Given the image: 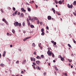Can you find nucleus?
Here are the masks:
<instances>
[{"label": "nucleus", "instance_id": "nucleus-1", "mask_svg": "<svg viewBox=\"0 0 76 76\" xmlns=\"http://www.w3.org/2000/svg\"><path fill=\"white\" fill-rule=\"evenodd\" d=\"M47 54L49 56H51V54L52 55V56L53 58L54 57V53L52 52V51H50V50H49L47 52Z\"/></svg>", "mask_w": 76, "mask_h": 76}, {"label": "nucleus", "instance_id": "nucleus-2", "mask_svg": "<svg viewBox=\"0 0 76 76\" xmlns=\"http://www.w3.org/2000/svg\"><path fill=\"white\" fill-rule=\"evenodd\" d=\"M14 25L15 26H21V23H19L18 22H15L14 23Z\"/></svg>", "mask_w": 76, "mask_h": 76}, {"label": "nucleus", "instance_id": "nucleus-3", "mask_svg": "<svg viewBox=\"0 0 76 76\" xmlns=\"http://www.w3.org/2000/svg\"><path fill=\"white\" fill-rule=\"evenodd\" d=\"M67 6L69 8H71V9H72V8H73V5H70L69 4H68Z\"/></svg>", "mask_w": 76, "mask_h": 76}, {"label": "nucleus", "instance_id": "nucleus-4", "mask_svg": "<svg viewBox=\"0 0 76 76\" xmlns=\"http://www.w3.org/2000/svg\"><path fill=\"white\" fill-rule=\"evenodd\" d=\"M30 59L31 61H35V58H34V57H31L30 58Z\"/></svg>", "mask_w": 76, "mask_h": 76}, {"label": "nucleus", "instance_id": "nucleus-5", "mask_svg": "<svg viewBox=\"0 0 76 76\" xmlns=\"http://www.w3.org/2000/svg\"><path fill=\"white\" fill-rule=\"evenodd\" d=\"M27 21L28 23V25H31V23H30V22H29V19L28 18H27Z\"/></svg>", "mask_w": 76, "mask_h": 76}, {"label": "nucleus", "instance_id": "nucleus-6", "mask_svg": "<svg viewBox=\"0 0 76 76\" xmlns=\"http://www.w3.org/2000/svg\"><path fill=\"white\" fill-rule=\"evenodd\" d=\"M26 63V60H23V61L22 63V64H25V63Z\"/></svg>", "mask_w": 76, "mask_h": 76}, {"label": "nucleus", "instance_id": "nucleus-7", "mask_svg": "<svg viewBox=\"0 0 76 76\" xmlns=\"http://www.w3.org/2000/svg\"><path fill=\"white\" fill-rule=\"evenodd\" d=\"M48 20H51V17L50 16H48Z\"/></svg>", "mask_w": 76, "mask_h": 76}, {"label": "nucleus", "instance_id": "nucleus-8", "mask_svg": "<svg viewBox=\"0 0 76 76\" xmlns=\"http://www.w3.org/2000/svg\"><path fill=\"white\" fill-rule=\"evenodd\" d=\"M31 38L30 37H27L26 38H25L24 39H23V40L24 41H26V40L27 39H29V38Z\"/></svg>", "mask_w": 76, "mask_h": 76}, {"label": "nucleus", "instance_id": "nucleus-9", "mask_svg": "<svg viewBox=\"0 0 76 76\" xmlns=\"http://www.w3.org/2000/svg\"><path fill=\"white\" fill-rule=\"evenodd\" d=\"M6 51H4L3 53V56L4 57H5V55H6Z\"/></svg>", "mask_w": 76, "mask_h": 76}, {"label": "nucleus", "instance_id": "nucleus-10", "mask_svg": "<svg viewBox=\"0 0 76 76\" xmlns=\"http://www.w3.org/2000/svg\"><path fill=\"white\" fill-rule=\"evenodd\" d=\"M36 63L37 64H39L40 63V61H36Z\"/></svg>", "mask_w": 76, "mask_h": 76}, {"label": "nucleus", "instance_id": "nucleus-11", "mask_svg": "<svg viewBox=\"0 0 76 76\" xmlns=\"http://www.w3.org/2000/svg\"><path fill=\"white\" fill-rule=\"evenodd\" d=\"M21 9L22 10V12H26V10H24L23 8H22Z\"/></svg>", "mask_w": 76, "mask_h": 76}, {"label": "nucleus", "instance_id": "nucleus-12", "mask_svg": "<svg viewBox=\"0 0 76 76\" xmlns=\"http://www.w3.org/2000/svg\"><path fill=\"white\" fill-rule=\"evenodd\" d=\"M36 58H37V59H40V60L41 59V58L38 56L36 57Z\"/></svg>", "mask_w": 76, "mask_h": 76}, {"label": "nucleus", "instance_id": "nucleus-13", "mask_svg": "<svg viewBox=\"0 0 76 76\" xmlns=\"http://www.w3.org/2000/svg\"><path fill=\"white\" fill-rule=\"evenodd\" d=\"M36 67V68L38 69L39 70H41V68H39V67L38 66H37Z\"/></svg>", "mask_w": 76, "mask_h": 76}, {"label": "nucleus", "instance_id": "nucleus-14", "mask_svg": "<svg viewBox=\"0 0 76 76\" xmlns=\"http://www.w3.org/2000/svg\"><path fill=\"white\" fill-rule=\"evenodd\" d=\"M0 66L2 67H4V64H1L0 65Z\"/></svg>", "mask_w": 76, "mask_h": 76}, {"label": "nucleus", "instance_id": "nucleus-15", "mask_svg": "<svg viewBox=\"0 0 76 76\" xmlns=\"http://www.w3.org/2000/svg\"><path fill=\"white\" fill-rule=\"evenodd\" d=\"M52 10H53V13H56V10H54V8H52Z\"/></svg>", "mask_w": 76, "mask_h": 76}, {"label": "nucleus", "instance_id": "nucleus-16", "mask_svg": "<svg viewBox=\"0 0 76 76\" xmlns=\"http://www.w3.org/2000/svg\"><path fill=\"white\" fill-rule=\"evenodd\" d=\"M30 27L31 28H34V25H31L30 26Z\"/></svg>", "mask_w": 76, "mask_h": 76}, {"label": "nucleus", "instance_id": "nucleus-17", "mask_svg": "<svg viewBox=\"0 0 76 76\" xmlns=\"http://www.w3.org/2000/svg\"><path fill=\"white\" fill-rule=\"evenodd\" d=\"M23 26H25V22H23Z\"/></svg>", "mask_w": 76, "mask_h": 76}, {"label": "nucleus", "instance_id": "nucleus-18", "mask_svg": "<svg viewBox=\"0 0 76 76\" xmlns=\"http://www.w3.org/2000/svg\"><path fill=\"white\" fill-rule=\"evenodd\" d=\"M56 14H58V15H60V14L58 12L56 11Z\"/></svg>", "mask_w": 76, "mask_h": 76}, {"label": "nucleus", "instance_id": "nucleus-19", "mask_svg": "<svg viewBox=\"0 0 76 76\" xmlns=\"http://www.w3.org/2000/svg\"><path fill=\"white\" fill-rule=\"evenodd\" d=\"M58 3L59 4H62V2L61 1H59L58 2Z\"/></svg>", "mask_w": 76, "mask_h": 76}, {"label": "nucleus", "instance_id": "nucleus-20", "mask_svg": "<svg viewBox=\"0 0 76 76\" xmlns=\"http://www.w3.org/2000/svg\"><path fill=\"white\" fill-rule=\"evenodd\" d=\"M32 47H35V43H33L32 45Z\"/></svg>", "mask_w": 76, "mask_h": 76}, {"label": "nucleus", "instance_id": "nucleus-21", "mask_svg": "<svg viewBox=\"0 0 76 76\" xmlns=\"http://www.w3.org/2000/svg\"><path fill=\"white\" fill-rule=\"evenodd\" d=\"M73 5H76V1H74L73 4Z\"/></svg>", "mask_w": 76, "mask_h": 76}, {"label": "nucleus", "instance_id": "nucleus-22", "mask_svg": "<svg viewBox=\"0 0 76 76\" xmlns=\"http://www.w3.org/2000/svg\"><path fill=\"white\" fill-rule=\"evenodd\" d=\"M28 12H30L31 10V8H28Z\"/></svg>", "mask_w": 76, "mask_h": 76}, {"label": "nucleus", "instance_id": "nucleus-23", "mask_svg": "<svg viewBox=\"0 0 76 76\" xmlns=\"http://www.w3.org/2000/svg\"><path fill=\"white\" fill-rule=\"evenodd\" d=\"M61 61H64V58H63V57H61Z\"/></svg>", "mask_w": 76, "mask_h": 76}, {"label": "nucleus", "instance_id": "nucleus-24", "mask_svg": "<svg viewBox=\"0 0 76 76\" xmlns=\"http://www.w3.org/2000/svg\"><path fill=\"white\" fill-rule=\"evenodd\" d=\"M12 31L13 34H14L15 32V30L14 29L12 30Z\"/></svg>", "mask_w": 76, "mask_h": 76}, {"label": "nucleus", "instance_id": "nucleus-25", "mask_svg": "<svg viewBox=\"0 0 76 76\" xmlns=\"http://www.w3.org/2000/svg\"><path fill=\"white\" fill-rule=\"evenodd\" d=\"M17 13H18V11H16L15 12V15H17Z\"/></svg>", "mask_w": 76, "mask_h": 76}, {"label": "nucleus", "instance_id": "nucleus-26", "mask_svg": "<svg viewBox=\"0 0 76 76\" xmlns=\"http://www.w3.org/2000/svg\"><path fill=\"white\" fill-rule=\"evenodd\" d=\"M68 60L69 61V62H71L72 61V60H70L69 59H68Z\"/></svg>", "mask_w": 76, "mask_h": 76}, {"label": "nucleus", "instance_id": "nucleus-27", "mask_svg": "<svg viewBox=\"0 0 76 76\" xmlns=\"http://www.w3.org/2000/svg\"><path fill=\"white\" fill-rule=\"evenodd\" d=\"M72 40L73 41L74 43H76V41L75 40V39H72Z\"/></svg>", "mask_w": 76, "mask_h": 76}, {"label": "nucleus", "instance_id": "nucleus-28", "mask_svg": "<svg viewBox=\"0 0 76 76\" xmlns=\"http://www.w3.org/2000/svg\"><path fill=\"white\" fill-rule=\"evenodd\" d=\"M41 32H44V29L43 28H42V29H41Z\"/></svg>", "mask_w": 76, "mask_h": 76}, {"label": "nucleus", "instance_id": "nucleus-29", "mask_svg": "<svg viewBox=\"0 0 76 76\" xmlns=\"http://www.w3.org/2000/svg\"><path fill=\"white\" fill-rule=\"evenodd\" d=\"M58 58H61V55H59L58 56Z\"/></svg>", "mask_w": 76, "mask_h": 76}, {"label": "nucleus", "instance_id": "nucleus-30", "mask_svg": "<svg viewBox=\"0 0 76 76\" xmlns=\"http://www.w3.org/2000/svg\"><path fill=\"white\" fill-rule=\"evenodd\" d=\"M41 35H43V36L44 35V32H42L41 34Z\"/></svg>", "mask_w": 76, "mask_h": 76}, {"label": "nucleus", "instance_id": "nucleus-31", "mask_svg": "<svg viewBox=\"0 0 76 76\" xmlns=\"http://www.w3.org/2000/svg\"><path fill=\"white\" fill-rule=\"evenodd\" d=\"M33 54H35V55H37V52L35 51L34 53Z\"/></svg>", "mask_w": 76, "mask_h": 76}, {"label": "nucleus", "instance_id": "nucleus-32", "mask_svg": "<svg viewBox=\"0 0 76 76\" xmlns=\"http://www.w3.org/2000/svg\"><path fill=\"white\" fill-rule=\"evenodd\" d=\"M33 64L34 65V66H36V63H35V62H33Z\"/></svg>", "mask_w": 76, "mask_h": 76}, {"label": "nucleus", "instance_id": "nucleus-33", "mask_svg": "<svg viewBox=\"0 0 76 76\" xmlns=\"http://www.w3.org/2000/svg\"><path fill=\"white\" fill-rule=\"evenodd\" d=\"M55 70H58V69H57V67H56V66L55 67Z\"/></svg>", "mask_w": 76, "mask_h": 76}, {"label": "nucleus", "instance_id": "nucleus-34", "mask_svg": "<svg viewBox=\"0 0 76 76\" xmlns=\"http://www.w3.org/2000/svg\"><path fill=\"white\" fill-rule=\"evenodd\" d=\"M55 2L56 3V4H58V2L57 0H55Z\"/></svg>", "mask_w": 76, "mask_h": 76}, {"label": "nucleus", "instance_id": "nucleus-35", "mask_svg": "<svg viewBox=\"0 0 76 76\" xmlns=\"http://www.w3.org/2000/svg\"><path fill=\"white\" fill-rule=\"evenodd\" d=\"M21 15L22 17H23V13H22L21 14Z\"/></svg>", "mask_w": 76, "mask_h": 76}, {"label": "nucleus", "instance_id": "nucleus-36", "mask_svg": "<svg viewBox=\"0 0 76 76\" xmlns=\"http://www.w3.org/2000/svg\"><path fill=\"white\" fill-rule=\"evenodd\" d=\"M31 22H34V20L33 19H31Z\"/></svg>", "mask_w": 76, "mask_h": 76}, {"label": "nucleus", "instance_id": "nucleus-37", "mask_svg": "<svg viewBox=\"0 0 76 76\" xmlns=\"http://www.w3.org/2000/svg\"><path fill=\"white\" fill-rule=\"evenodd\" d=\"M41 57H42V58H44V55H42L41 56Z\"/></svg>", "mask_w": 76, "mask_h": 76}, {"label": "nucleus", "instance_id": "nucleus-38", "mask_svg": "<svg viewBox=\"0 0 76 76\" xmlns=\"http://www.w3.org/2000/svg\"><path fill=\"white\" fill-rule=\"evenodd\" d=\"M12 10H16V9L15 7L13 8H12Z\"/></svg>", "mask_w": 76, "mask_h": 76}, {"label": "nucleus", "instance_id": "nucleus-39", "mask_svg": "<svg viewBox=\"0 0 76 76\" xmlns=\"http://www.w3.org/2000/svg\"><path fill=\"white\" fill-rule=\"evenodd\" d=\"M56 42H55L53 43V44L54 45H56Z\"/></svg>", "mask_w": 76, "mask_h": 76}, {"label": "nucleus", "instance_id": "nucleus-40", "mask_svg": "<svg viewBox=\"0 0 76 76\" xmlns=\"http://www.w3.org/2000/svg\"><path fill=\"white\" fill-rule=\"evenodd\" d=\"M68 45L69 47H71L72 46H71V45H70L69 44H68Z\"/></svg>", "mask_w": 76, "mask_h": 76}, {"label": "nucleus", "instance_id": "nucleus-41", "mask_svg": "<svg viewBox=\"0 0 76 76\" xmlns=\"http://www.w3.org/2000/svg\"><path fill=\"white\" fill-rule=\"evenodd\" d=\"M19 61H17L16 62V63L17 64H18V63H19Z\"/></svg>", "mask_w": 76, "mask_h": 76}, {"label": "nucleus", "instance_id": "nucleus-42", "mask_svg": "<svg viewBox=\"0 0 76 76\" xmlns=\"http://www.w3.org/2000/svg\"><path fill=\"white\" fill-rule=\"evenodd\" d=\"M46 29L47 30L49 29V28L48 26H46Z\"/></svg>", "mask_w": 76, "mask_h": 76}, {"label": "nucleus", "instance_id": "nucleus-43", "mask_svg": "<svg viewBox=\"0 0 76 76\" xmlns=\"http://www.w3.org/2000/svg\"><path fill=\"white\" fill-rule=\"evenodd\" d=\"M1 12H2V13H3L4 12H3V10H2V9H1Z\"/></svg>", "mask_w": 76, "mask_h": 76}, {"label": "nucleus", "instance_id": "nucleus-44", "mask_svg": "<svg viewBox=\"0 0 76 76\" xmlns=\"http://www.w3.org/2000/svg\"><path fill=\"white\" fill-rule=\"evenodd\" d=\"M40 25H42V22H40Z\"/></svg>", "mask_w": 76, "mask_h": 76}, {"label": "nucleus", "instance_id": "nucleus-45", "mask_svg": "<svg viewBox=\"0 0 76 76\" xmlns=\"http://www.w3.org/2000/svg\"><path fill=\"white\" fill-rule=\"evenodd\" d=\"M46 74H47V73H46V72H45L43 73V75L44 76H45V75H46Z\"/></svg>", "mask_w": 76, "mask_h": 76}, {"label": "nucleus", "instance_id": "nucleus-46", "mask_svg": "<svg viewBox=\"0 0 76 76\" xmlns=\"http://www.w3.org/2000/svg\"><path fill=\"white\" fill-rule=\"evenodd\" d=\"M28 18H29V20H31L32 19H31V17H29Z\"/></svg>", "mask_w": 76, "mask_h": 76}, {"label": "nucleus", "instance_id": "nucleus-47", "mask_svg": "<svg viewBox=\"0 0 76 76\" xmlns=\"http://www.w3.org/2000/svg\"><path fill=\"white\" fill-rule=\"evenodd\" d=\"M4 22L5 23H6L7 24V22L6 20H5Z\"/></svg>", "mask_w": 76, "mask_h": 76}, {"label": "nucleus", "instance_id": "nucleus-48", "mask_svg": "<svg viewBox=\"0 0 76 76\" xmlns=\"http://www.w3.org/2000/svg\"><path fill=\"white\" fill-rule=\"evenodd\" d=\"M73 13L74 15H75V16H76V14L75 12H73Z\"/></svg>", "mask_w": 76, "mask_h": 76}, {"label": "nucleus", "instance_id": "nucleus-49", "mask_svg": "<svg viewBox=\"0 0 76 76\" xmlns=\"http://www.w3.org/2000/svg\"><path fill=\"white\" fill-rule=\"evenodd\" d=\"M65 76H67V74L66 72V73L65 74Z\"/></svg>", "mask_w": 76, "mask_h": 76}, {"label": "nucleus", "instance_id": "nucleus-50", "mask_svg": "<svg viewBox=\"0 0 76 76\" xmlns=\"http://www.w3.org/2000/svg\"><path fill=\"white\" fill-rule=\"evenodd\" d=\"M37 24H39V20H38L37 21Z\"/></svg>", "mask_w": 76, "mask_h": 76}, {"label": "nucleus", "instance_id": "nucleus-51", "mask_svg": "<svg viewBox=\"0 0 76 76\" xmlns=\"http://www.w3.org/2000/svg\"><path fill=\"white\" fill-rule=\"evenodd\" d=\"M34 19H35V20H38V18H34Z\"/></svg>", "mask_w": 76, "mask_h": 76}, {"label": "nucleus", "instance_id": "nucleus-52", "mask_svg": "<svg viewBox=\"0 0 76 76\" xmlns=\"http://www.w3.org/2000/svg\"><path fill=\"white\" fill-rule=\"evenodd\" d=\"M54 41H51V42H52V44H53V43H54Z\"/></svg>", "mask_w": 76, "mask_h": 76}, {"label": "nucleus", "instance_id": "nucleus-53", "mask_svg": "<svg viewBox=\"0 0 76 76\" xmlns=\"http://www.w3.org/2000/svg\"><path fill=\"white\" fill-rule=\"evenodd\" d=\"M7 35H8V36H9V35H10V34H9V33H7Z\"/></svg>", "mask_w": 76, "mask_h": 76}, {"label": "nucleus", "instance_id": "nucleus-54", "mask_svg": "<svg viewBox=\"0 0 76 76\" xmlns=\"http://www.w3.org/2000/svg\"><path fill=\"white\" fill-rule=\"evenodd\" d=\"M71 56L72 57H73V56H74V55H73V54H71Z\"/></svg>", "mask_w": 76, "mask_h": 76}, {"label": "nucleus", "instance_id": "nucleus-55", "mask_svg": "<svg viewBox=\"0 0 76 76\" xmlns=\"http://www.w3.org/2000/svg\"><path fill=\"white\" fill-rule=\"evenodd\" d=\"M2 20L3 21H4V22L6 20L4 19H3Z\"/></svg>", "mask_w": 76, "mask_h": 76}, {"label": "nucleus", "instance_id": "nucleus-56", "mask_svg": "<svg viewBox=\"0 0 76 76\" xmlns=\"http://www.w3.org/2000/svg\"><path fill=\"white\" fill-rule=\"evenodd\" d=\"M23 73H24L23 71H21V73L22 74H23Z\"/></svg>", "mask_w": 76, "mask_h": 76}, {"label": "nucleus", "instance_id": "nucleus-57", "mask_svg": "<svg viewBox=\"0 0 76 76\" xmlns=\"http://www.w3.org/2000/svg\"><path fill=\"white\" fill-rule=\"evenodd\" d=\"M18 50H19V51H22V50L21 49H18Z\"/></svg>", "mask_w": 76, "mask_h": 76}, {"label": "nucleus", "instance_id": "nucleus-58", "mask_svg": "<svg viewBox=\"0 0 76 76\" xmlns=\"http://www.w3.org/2000/svg\"><path fill=\"white\" fill-rule=\"evenodd\" d=\"M23 33H24V34H25L26 33V31H23Z\"/></svg>", "mask_w": 76, "mask_h": 76}, {"label": "nucleus", "instance_id": "nucleus-59", "mask_svg": "<svg viewBox=\"0 0 76 76\" xmlns=\"http://www.w3.org/2000/svg\"><path fill=\"white\" fill-rule=\"evenodd\" d=\"M40 48L41 50H42V47L40 46Z\"/></svg>", "mask_w": 76, "mask_h": 76}, {"label": "nucleus", "instance_id": "nucleus-60", "mask_svg": "<svg viewBox=\"0 0 76 76\" xmlns=\"http://www.w3.org/2000/svg\"><path fill=\"white\" fill-rule=\"evenodd\" d=\"M1 58V53H0V58Z\"/></svg>", "mask_w": 76, "mask_h": 76}, {"label": "nucleus", "instance_id": "nucleus-61", "mask_svg": "<svg viewBox=\"0 0 76 76\" xmlns=\"http://www.w3.org/2000/svg\"><path fill=\"white\" fill-rule=\"evenodd\" d=\"M36 8H38V6L36 4Z\"/></svg>", "mask_w": 76, "mask_h": 76}, {"label": "nucleus", "instance_id": "nucleus-62", "mask_svg": "<svg viewBox=\"0 0 76 76\" xmlns=\"http://www.w3.org/2000/svg\"><path fill=\"white\" fill-rule=\"evenodd\" d=\"M15 13H13V14H12V15L13 16H15Z\"/></svg>", "mask_w": 76, "mask_h": 76}, {"label": "nucleus", "instance_id": "nucleus-63", "mask_svg": "<svg viewBox=\"0 0 76 76\" xmlns=\"http://www.w3.org/2000/svg\"><path fill=\"white\" fill-rule=\"evenodd\" d=\"M20 12H18V15H20Z\"/></svg>", "mask_w": 76, "mask_h": 76}, {"label": "nucleus", "instance_id": "nucleus-64", "mask_svg": "<svg viewBox=\"0 0 76 76\" xmlns=\"http://www.w3.org/2000/svg\"><path fill=\"white\" fill-rule=\"evenodd\" d=\"M53 62H54V63H56V60H53Z\"/></svg>", "mask_w": 76, "mask_h": 76}]
</instances>
